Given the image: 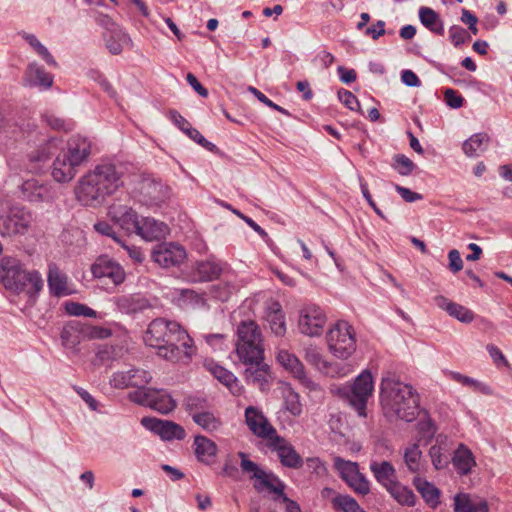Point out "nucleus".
<instances>
[{
  "mask_svg": "<svg viewBox=\"0 0 512 512\" xmlns=\"http://www.w3.org/2000/svg\"><path fill=\"white\" fill-rule=\"evenodd\" d=\"M148 346L157 349L158 356L171 362H187L195 352L193 340L175 321L154 319L144 336Z\"/></svg>",
  "mask_w": 512,
  "mask_h": 512,
  "instance_id": "f257e3e1",
  "label": "nucleus"
},
{
  "mask_svg": "<svg viewBox=\"0 0 512 512\" xmlns=\"http://www.w3.org/2000/svg\"><path fill=\"white\" fill-rule=\"evenodd\" d=\"M121 177L115 164L101 163L79 180L76 197L84 206L98 207L122 185Z\"/></svg>",
  "mask_w": 512,
  "mask_h": 512,
  "instance_id": "f03ea898",
  "label": "nucleus"
},
{
  "mask_svg": "<svg viewBox=\"0 0 512 512\" xmlns=\"http://www.w3.org/2000/svg\"><path fill=\"white\" fill-rule=\"evenodd\" d=\"M419 402V395L411 385L390 375L382 378L380 403L387 412L401 420L412 422L419 414Z\"/></svg>",
  "mask_w": 512,
  "mask_h": 512,
  "instance_id": "7ed1b4c3",
  "label": "nucleus"
},
{
  "mask_svg": "<svg viewBox=\"0 0 512 512\" xmlns=\"http://www.w3.org/2000/svg\"><path fill=\"white\" fill-rule=\"evenodd\" d=\"M0 279L4 287L17 293L37 294L43 287V280L37 271L27 272L16 258L4 257L0 264Z\"/></svg>",
  "mask_w": 512,
  "mask_h": 512,
  "instance_id": "20e7f679",
  "label": "nucleus"
},
{
  "mask_svg": "<svg viewBox=\"0 0 512 512\" xmlns=\"http://www.w3.org/2000/svg\"><path fill=\"white\" fill-rule=\"evenodd\" d=\"M236 354L242 363L263 360L262 334L255 321H242L237 326Z\"/></svg>",
  "mask_w": 512,
  "mask_h": 512,
  "instance_id": "39448f33",
  "label": "nucleus"
},
{
  "mask_svg": "<svg viewBox=\"0 0 512 512\" xmlns=\"http://www.w3.org/2000/svg\"><path fill=\"white\" fill-rule=\"evenodd\" d=\"M374 391V382L369 370H364L356 377L354 382L339 389V393L345 398L350 406L356 410L359 416L366 417L368 399Z\"/></svg>",
  "mask_w": 512,
  "mask_h": 512,
  "instance_id": "423d86ee",
  "label": "nucleus"
},
{
  "mask_svg": "<svg viewBox=\"0 0 512 512\" xmlns=\"http://www.w3.org/2000/svg\"><path fill=\"white\" fill-rule=\"evenodd\" d=\"M329 351L338 359L346 360L356 351L354 328L346 321H338L326 336Z\"/></svg>",
  "mask_w": 512,
  "mask_h": 512,
  "instance_id": "0eeeda50",
  "label": "nucleus"
},
{
  "mask_svg": "<svg viewBox=\"0 0 512 512\" xmlns=\"http://www.w3.org/2000/svg\"><path fill=\"white\" fill-rule=\"evenodd\" d=\"M32 213L21 205H11L0 215V235L13 237L28 232L32 222Z\"/></svg>",
  "mask_w": 512,
  "mask_h": 512,
  "instance_id": "6e6552de",
  "label": "nucleus"
},
{
  "mask_svg": "<svg viewBox=\"0 0 512 512\" xmlns=\"http://www.w3.org/2000/svg\"><path fill=\"white\" fill-rule=\"evenodd\" d=\"M139 201L148 207L160 206L169 198V187L161 179L151 175H141L136 184Z\"/></svg>",
  "mask_w": 512,
  "mask_h": 512,
  "instance_id": "1a4fd4ad",
  "label": "nucleus"
},
{
  "mask_svg": "<svg viewBox=\"0 0 512 512\" xmlns=\"http://www.w3.org/2000/svg\"><path fill=\"white\" fill-rule=\"evenodd\" d=\"M333 467L338 472L340 478L356 494L365 496L370 493V482L366 476L360 472L357 462L336 456L333 459Z\"/></svg>",
  "mask_w": 512,
  "mask_h": 512,
  "instance_id": "9d476101",
  "label": "nucleus"
},
{
  "mask_svg": "<svg viewBox=\"0 0 512 512\" xmlns=\"http://www.w3.org/2000/svg\"><path fill=\"white\" fill-rule=\"evenodd\" d=\"M128 398L139 405L148 406L162 414L174 410L176 402L164 390L147 388L146 390H135L129 393Z\"/></svg>",
  "mask_w": 512,
  "mask_h": 512,
  "instance_id": "9b49d317",
  "label": "nucleus"
},
{
  "mask_svg": "<svg viewBox=\"0 0 512 512\" xmlns=\"http://www.w3.org/2000/svg\"><path fill=\"white\" fill-rule=\"evenodd\" d=\"M33 142L35 148L27 153L31 164L41 165L46 163L53 155L61 149L62 140L58 137H47L40 132L30 135L28 143Z\"/></svg>",
  "mask_w": 512,
  "mask_h": 512,
  "instance_id": "f8f14e48",
  "label": "nucleus"
},
{
  "mask_svg": "<svg viewBox=\"0 0 512 512\" xmlns=\"http://www.w3.org/2000/svg\"><path fill=\"white\" fill-rule=\"evenodd\" d=\"M327 322L325 312L317 305L310 304L300 311L298 326L301 333L308 336H320Z\"/></svg>",
  "mask_w": 512,
  "mask_h": 512,
  "instance_id": "ddd939ff",
  "label": "nucleus"
},
{
  "mask_svg": "<svg viewBox=\"0 0 512 512\" xmlns=\"http://www.w3.org/2000/svg\"><path fill=\"white\" fill-rule=\"evenodd\" d=\"M186 257L184 247L173 242L158 244L152 251L153 260L164 268L179 266Z\"/></svg>",
  "mask_w": 512,
  "mask_h": 512,
  "instance_id": "4468645a",
  "label": "nucleus"
},
{
  "mask_svg": "<svg viewBox=\"0 0 512 512\" xmlns=\"http://www.w3.org/2000/svg\"><path fill=\"white\" fill-rule=\"evenodd\" d=\"M270 450L276 451L281 464L288 468L299 469L303 465V459L291 443L276 433L268 442Z\"/></svg>",
  "mask_w": 512,
  "mask_h": 512,
  "instance_id": "2eb2a0df",
  "label": "nucleus"
},
{
  "mask_svg": "<svg viewBox=\"0 0 512 512\" xmlns=\"http://www.w3.org/2000/svg\"><path fill=\"white\" fill-rule=\"evenodd\" d=\"M238 456L241 458V469L244 473H251V478H255L254 488L258 492H262L267 489L269 492H281V489L274 488L275 478H278L272 473H267L260 469L259 466L249 460L244 452H238Z\"/></svg>",
  "mask_w": 512,
  "mask_h": 512,
  "instance_id": "dca6fc26",
  "label": "nucleus"
},
{
  "mask_svg": "<svg viewBox=\"0 0 512 512\" xmlns=\"http://www.w3.org/2000/svg\"><path fill=\"white\" fill-rule=\"evenodd\" d=\"M95 278H108L114 285L125 280V271L122 266L107 255L99 256L91 266Z\"/></svg>",
  "mask_w": 512,
  "mask_h": 512,
  "instance_id": "f3484780",
  "label": "nucleus"
},
{
  "mask_svg": "<svg viewBox=\"0 0 512 512\" xmlns=\"http://www.w3.org/2000/svg\"><path fill=\"white\" fill-rule=\"evenodd\" d=\"M141 423L144 427L159 435L163 440H182L186 436L184 428L173 421L144 417Z\"/></svg>",
  "mask_w": 512,
  "mask_h": 512,
  "instance_id": "a211bd4d",
  "label": "nucleus"
},
{
  "mask_svg": "<svg viewBox=\"0 0 512 512\" xmlns=\"http://www.w3.org/2000/svg\"><path fill=\"white\" fill-rule=\"evenodd\" d=\"M245 422L254 435L267 442L277 433L263 413L254 406L245 409Z\"/></svg>",
  "mask_w": 512,
  "mask_h": 512,
  "instance_id": "6ab92c4d",
  "label": "nucleus"
},
{
  "mask_svg": "<svg viewBox=\"0 0 512 512\" xmlns=\"http://www.w3.org/2000/svg\"><path fill=\"white\" fill-rule=\"evenodd\" d=\"M63 153L80 167L91 154V141L81 135H73L67 141V151Z\"/></svg>",
  "mask_w": 512,
  "mask_h": 512,
  "instance_id": "aec40b11",
  "label": "nucleus"
},
{
  "mask_svg": "<svg viewBox=\"0 0 512 512\" xmlns=\"http://www.w3.org/2000/svg\"><path fill=\"white\" fill-rule=\"evenodd\" d=\"M79 167L66 156L60 153L56 156L51 170V176L56 182L68 183L78 173Z\"/></svg>",
  "mask_w": 512,
  "mask_h": 512,
  "instance_id": "412c9836",
  "label": "nucleus"
},
{
  "mask_svg": "<svg viewBox=\"0 0 512 512\" xmlns=\"http://www.w3.org/2000/svg\"><path fill=\"white\" fill-rule=\"evenodd\" d=\"M223 272L222 264L215 259L199 261L195 264L192 281L207 282L218 279Z\"/></svg>",
  "mask_w": 512,
  "mask_h": 512,
  "instance_id": "4be33fe9",
  "label": "nucleus"
},
{
  "mask_svg": "<svg viewBox=\"0 0 512 512\" xmlns=\"http://www.w3.org/2000/svg\"><path fill=\"white\" fill-rule=\"evenodd\" d=\"M278 362L306 387H309L311 380L307 377L304 365L299 359L288 351H280L277 355Z\"/></svg>",
  "mask_w": 512,
  "mask_h": 512,
  "instance_id": "5701e85b",
  "label": "nucleus"
},
{
  "mask_svg": "<svg viewBox=\"0 0 512 512\" xmlns=\"http://www.w3.org/2000/svg\"><path fill=\"white\" fill-rule=\"evenodd\" d=\"M454 512H489L486 500L459 493L454 497Z\"/></svg>",
  "mask_w": 512,
  "mask_h": 512,
  "instance_id": "b1692460",
  "label": "nucleus"
},
{
  "mask_svg": "<svg viewBox=\"0 0 512 512\" xmlns=\"http://www.w3.org/2000/svg\"><path fill=\"white\" fill-rule=\"evenodd\" d=\"M370 471L376 481L386 489L397 481L396 469L389 461H371Z\"/></svg>",
  "mask_w": 512,
  "mask_h": 512,
  "instance_id": "393cba45",
  "label": "nucleus"
},
{
  "mask_svg": "<svg viewBox=\"0 0 512 512\" xmlns=\"http://www.w3.org/2000/svg\"><path fill=\"white\" fill-rule=\"evenodd\" d=\"M435 302L439 308L447 311L450 316L463 323H470L474 319V313L471 310L461 304L450 301L444 296H437Z\"/></svg>",
  "mask_w": 512,
  "mask_h": 512,
  "instance_id": "a878e982",
  "label": "nucleus"
},
{
  "mask_svg": "<svg viewBox=\"0 0 512 512\" xmlns=\"http://www.w3.org/2000/svg\"><path fill=\"white\" fill-rule=\"evenodd\" d=\"M194 453L198 461L210 464L217 454V445L215 442L203 435H197L194 438Z\"/></svg>",
  "mask_w": 512,
  "mask_h": 512,
  "instance_id": "bb28decb",
  "label": "nucleus"
},
{
  "mask_svg": "<svg viewBox=\"0 0 512 512\" xmlns=\"http://www.w3.org/2000/svg\"><path fill=\"white\" fill-rule=\"evenodd\" d=\"M114 219L122 229L128 233H136L140 221L135 210L127 206H118L113 208Z\"/></svg>",
  "mask_w": 512,
  "mask_h": 512,
  "instance_id": "cd10ccee",
  "label": "nucleus"
},
{
  "mask_svg": "<svg viewBox=\"0 0 512 512\" xmlns=\"http://www.w3.org/2000/svg\"><path fill=\"white\" fill-rule=\"evenodd\" d=\"M452 463L460 475H468L472 468L476 466L472 451L464 444H460L455 450Z\"/></svg>",
  "mask_w": 512,
  "mask_h": 512,
  "instance_id": "c85d7f7f",
  "label": "nucleus"
},
{
  "mask_svg": "<svg viewBox=\"0 0 512 512\" xmlns=\"http://www.w3.org/2000/svg\"><path fill=\"white\" fill-rule=\"evenodd\" d=\"M166 225L153 218H143L140 221L136 234L147 241L158 240L165 235Z\"/></svg>",
  "mask_w": 512,
  "mask_h": 512,
  "instance_id": "c756f323",
  "label": "nucleus"
},
{
  "mask_svg": "<svg viewBox=\"0 0 512 512\" xmlns=\"http://www.w3.org/2000/svg\"><path fill=\"white\" fill-rule=\"evenodd\" d=\"M25 79L30 86H40L50 88L53 84V76L36 63L28 65L25 73Z\"/></svg>",
  "mask_w": 512,
  "mask_h": 512,
  "instance_id": "7c9ffc66",
  "label": "nucleus"
},
{
  "mask_svg": "<svg viewBox=\"0 0 512 512\" xmlns=\"http://www.w3.org/2000/svg\"><path fill=\"white\" fill-rule=\"evenodd\" d=\"M48 286L54 296L60 297L69 294L67 276L55 264L49 266Z\"/></svg>",
  "mask_w": 512,
  "mask_h": 512,
  "instance_id": "2f4dec72",
  "label": "nucleus"
},
{
  "mask_svg": "<svg viewBox=\"0 0 512 512\" xmlns=\"http://www.w3.org/2000/svg\"><path fill=\"white\" fill-rule=\"evenodd\" d=\"M419 19L422 25L432 33L444 35V24L439 14L430 7L422 6L419 9Z\"/></svg>",
  "mask_w": 512,
  "mask_h": 512,
  "instance_id": "473e14b6",
  "label": "nucleus"
},
{
  "mask_svg": "<svg viewBox=\"0 0 512 512\" xmlns=\"http://www.w3.org/2000/svg\"><path fill=\"white\" fill-rule=\"evenodd\" d=\"M104 39L107 49L113 55H119L124 45L132 43L130 36L121 28L104 34Z\"/></svg>",
  "mask_w": 512,
  "mask_h": 512,
  "instance_id": "72a5a7b5",
  "label": "nucleus"
},
{
  "mask_svg": "<svg viewBox=\"0 0 512 512\" xmlns=\"http://www.w3.org/2000/svg\"><path fill=\"white\" fill-rule=\"evenodd\" d=\"M209 370L216 379L230 390L233 395H239L241 393L239 382L232 372L218 364L211 365Z\"/></svg>",
  "mask_w": 512,
  "mask_h": 512,
  "instance_id": "f704fd0d",
  "label": "nucleus"
},
{
  "mask_svg": "<svg viewBox=\"0 0 512 512\" xmlns=\"http://www.w3.org/2000/svg\"><path fill=\"white\" fill-rule=\"evenodd\" d=\"M489 142L490 137L487 133H476L463 143L462 148L468 157H475L486 150Z\"/></svg>",
  "mask_w": 512,
  "mask_h": 512,
  "instance_id": "c9c22d12",
  "label": "nucleus"
},
{
  "mask_svg": "<svg viewBox=\"0 0 512 512\" xmlns=\"http://www.w3.org/2000/svg\"><path fill=\"white\" fill-rule=\"evenodd\" d=\"M413 483L427 505H429L431 508L438 506L440 502V491L438 488H436L432 483L421 478H415Z\"/></svg>",
  "mask_w": 512,
  "mask_h": 512,
  "instance_id": "e433bc0d",
  "label": "nucleus"
},
{
  "mask_svg": "<svg viewBox=\"0 0 512 512\" xmlns=\"http://www.w3.org/2000/svg\"><path fill=\"white\" fill-rule=\"evenodd\" d=\"M386 490L401 505L414 506L416 503L413 491L403 486L398 480Z\"/></svg>",
  "mask_w": 512,
  "mask_h": 512,
  "instance_id": "4c0bfd02",
  "label": "nucleus"
},
{
  "mask_svg": "<svg viewBox=\"0 0 512 512\" xmlns=\"http://www.w3.org/2000/svg\"><path fill=\"white\" fill-rule=\"evenodd\" d=\"M403 457L410 472L417 473L420 471L422 452L417 443L407 447L404 451Z\"/></svg>",
  "mask_w": 512,
  "mask_h": 512,
  "instance_id": "58836bf2",
  "label": "nucleus"
},
{
  "mask_svg": "<svg viewBox=\"0 0 512 512\" xmlns=\"http://www.w3.org/2000/svg\"><path fill=\"white\" fill-rule=\"evenodd\" d=\"M275 306L276 308L268 313L267 321L272 332L277 336H282L286 331L285 318L280 305L275 303Z\"/></svg>",
  "mask_w": 512,
  "mask_h": 512,
  "instance_id": "ea45409f",
  "label": "nucleus"
},
{
  "mask_svg": "<svg viewBox=\"0 0 512 512\" xmlns=\"http://www.w3.org/2000/svg\"><path fill=\"white\" fill-rule=\"evenodd\" d=\"M193 421L208 432L215 431L222 425L221 420L208 411L194 413Z\"/></svg>",
  "mask_w": 512,
  "mask_h": 512,
  "instance_id": "a19ab883",
  "label": "nucleus"
},
{
  "mask_svg": "<svg viewBox=\"0 0 512 512\" xmlns=\"http://www.w3.org/2000/svg\"><path fill=\"white\" fill-rule=\"evenodd\" d=\"M249 366L245 370V377L248 381H252L253 383H262L266 381V375L269 369V366L263 362V360H259L258 363H244Z\"/></svg>",
  "mask_w": 512,
  "mask_h": 512,
  "instance_id": "79ce46f5",
  "label": "nucleus"
},
{
  "mask_svg": "<svg viewBox=\"0 0 512 512\" xmlns=\"http://www.w3.org/2000/svg\"><path fill=\"white\" fill-rule=\"evenodd\" d=\"M331 504L334 509L343 512H358L363 510L358 502L349 495H335L331 500Z\"/></svg>",
  "mask_w": 512,
  "mask_h": 512,
  "instance_id": "37998d69",
  "label": "nucleus"
},
{
  "mask_svg": "<svg viewBox=\"0 0 512 512\" xmlns=\"http://www.w3.org/2000/svg\"><path fill=\"white\" fill-rule=\"evenodd\" d=\"M274 488L281 489V492H272L274 494L273 500L282 501L285 504L286 512H302L299 504L288 498L284 493L285 485L279 478H275Z\"/></svg>",
  "mask_w": 512,
  "mask_h": 512,
  "instance_id": "c03bdc74",
  "label": "nucleus"
},
{
  "mask_svg": "<svg viewBox=\"0 0 512 512\" xmlns=\"http://www.w3.org/2000/svg\"><path fill=\"white\" fill-rule=\"evenodd\" d=\"M169 117L171 121L181 130L183 131L189 138L196 140L199 136H196L194 133H200L197 129L193 128L191 124L176 110L169 111Z\"/></svg>",
  "mask_w": 512,
  "mask_h": 512,
  "instance_id": "a18cd8bd",
  "label": "nucleus"
},
{
  "mask_svg": "<svg viewBox=\"0 0 512 512\" xmlns=\"http://www.w3.org/2000/svg\"><path fill=\"white\" fill-rule=\"evenodd\" d=\"M129 379L131 382L129 387H136L138 388L137 390H146L145 385L151 381L152 377L147 371L136 368L129 370Z\"/></svg>",
  "mask_w": 512,
  "mask_h": 512,
  "instance_id": "49530a36",
  "label": "nucleus"
},
{
  "mask_svg": "<svg viewBox=\"0 0 512 512\" xmlns=\"http://www.w3.org/2000/svg\"><path fill=\"white\" fill-rule=\"evenodd\" d=\"M22 194L29 201H38L42 199V186H39L35 180H27L21 186Z\"/></svg>",
  "mask_w": 512,
  "mask_h": 512,
  "instance_id": "de8ad7c7",
  "label": "nucleus"
},
{
  "mask_svg": "<svg viewBox=\"0 0 512 512\" xmlns=\"http://www.w3.org/2000/svg\"><path fill=\"white\" fill-rule=\"evenodd\" d=\"M393 160V168L402 176L410 175L416 167L414 162L404 154H396Z\"/></svg>",
  "mask_w": 512,
  "mask_h": 512,
  "instance_id": "09e8293b",
  "label": "nucleus"
},
{
  "mask_svg": "<svg viewBox=\"0 0 512 512\" xmlns=\"http://www.w3.org/2000/svg\"><path fill=\"white\" fill-rule=\"evenodd\" d=\"M26 41L36 50V52L46 61L47 64L57 66V63L47 48L33 34L25 35Z\"/></svg>",
  "mask_w": 512,
  "mask_h": 512,
  "instance_id": "8fccbe9b",
  "label": "nucleus"
},
{
  "mask_svg": "<svg viewBox=\"0 0 512 512\" xmlns=\"http://www.w3.org/2000/svg\"><path fill=\"white\" fill-rule=\"evenodd\" d=\"M65 311L67 314L72 316H84V317H95L96 311L91 309L90 307L73 301H68L65 303Z\"/></svg>",
  "mask_w": 512,
  "mask_h": 512,
  "instance_id": "3c124183",
  "label": "nucleus"
},
{
  "mask_svg": "<svg viewBox=\"0 0 512 512\" xmlns=\"http://www.w3.org/2000/svg\"><path fill=\"white\" fill-rule=\"evenodd\" d=\"M142 302V300L136 299L134 296H122L118 299L117 305L125 313H134L144 308Z\"/></svg>",
  "mask_w": 512,
  "mask_h": 512,
  "instance_id": "603ef678",
  "label": "nucleus"
},
{
  "mask_svg": "<svg viewBox=\"0 0 512 512\" xmlns=\"http://www.w3.org/2000/svg\"><path fill=\"white\" fill-rule=\"evenodd\" d=\"M79 323H75V325H70L68 327H64L61 332V339L63 344L68 348H74L77 344H79V337L74 335V332L79 331L78 329Z\"/></svg>",
  "mask_w": 512,
  "mask_h": 512,
  "instance_id": "864d4df0",
  "label": "nucleus"
},
{
  "mask_svg": "<svg viewBox=\"0 0 512 512\" xmlns=\"http://www.w3.org/2000/svg\"><path fill=\"white\" fill-rule=\"evenodd\" d=\"M429 456L431 458L432 464L438 470L447 467L449 463V457L446 454L442 453V449L440 446H431L429 449Z\"/></svg>",
  "mask_w": 512,
  "mask_h": 512,
  "instance_id": "5fc2aeb1",
  "label": "nucleus"
},
{
  "mask_svg": "<svg viewBox=\"0 0 512 512\" xmlns=\"http://www.w3.org/2000/svg\"><path fill=\"white\" fill-rule=\"evenodd\" d=\"M80 332L91 339H105L111 336L112 332L108 328L100 326L83 325Z\"/></svg>",
  "mask_w": 512,
  "mask_h": 512,
  "instance_id": "6e6d98bb",
  "label": "nucleus"
},
{
  "mask_svg": "<svg viewBox=\"0 0 512 512\" xmlns=\"http://www.w3.org/2000/svg\"><path fill=\"white\" fill-rule=\"evenodd\" d=\"M449 37L455 47H458L470 40L469 32L458 25H453L450 27Z\"/></svg>",
  "mask_w": 512,
  "mask_h": 512,
  "instance_id": "4d7b16f0",
  "label": "nucleus"
},
{
  "mask_svg": "<svg viewBox=\"0 0 512 512\" xmlns=\"http://www.w3.org/2000/svg\"><path fill=\"white\" fill-rule=\"evenodd\" d=\"M304 358L309 364L314 365L318 369L326 368V362L316 347L306 348Z\"/></svg>",
  "mask_w": 512,
  "mask_h": 512,
  "instance_id": "13d9d810",
  "label": "nucleus"
},
{
  "mask_svg": "<svg viewBox=\"0 0 512 512\" xmlns=\"http://www.w3.org/2000/svg\"><path fill=\"white\" fill-rule=\"evenodd\" d=\"M248 91L252 93L261 103L265 104L266 106L284 114V115H290V113L284 109L283 107L277 105L273 101H271L265 94H263L261 91H259L257 88L253 86L248 87Z\"/></svg>",
  "mask_w": 512,
  "mask_h": 512,
  "instance_id": "bf43d9fd",
  "label": "nucleus"
},
{
  "mask_svg": "<svg viewBox=\"0 0 512 512\" xmlns=\"http://www.w3.org/2000/svg\"><path fill=\"white\" fill-rule=\"evenodd\" d=\"M338 98L347 108L352 111L358 110L360 108V103L357 97L350 91L345 89H340L338 91Z\"/></svg>",
  "mask_w": 512,
  "mask_h": 512,
  "instance_id": "052dcab7",
  "label": "nucleus"
},
{
  "mask_svg": "<svg viewBox=\"0 0 512 512\" xmlns=\"http://www.w3.org/2000/svg\"><path fill=\"white\" fill-rule=\"evenodd\" d=\"M186 410L193 416L194 413L204 412L206 400L196 396H188L185 399Z\"/></svg>",
  "mask_w": 512,
  "mask_h": 512,
  "instance_id": "680f3d73",
  "label": "nucleus"
},
{
  "mask_svg": "<svg viewBox=\"0 0 512 512\" xmlns=\"http://www.w3.org/2000/svg\"><path fill=\"white\" fill-rule=\"evenodd\" d=\"M444 99L446 104L454 109L462 107L464 103V98L457 91L451 88L445 90Z\"/></svg>",
  "mask_w": 512,
  "mask_h": 512,
  "instance_id": "e2e57ef3",
  "label": "nucleus"
},
{
  "mask_svg": "<svg viewBox=\"0 0 512 512\" xmlns=\"http://www.w3.org/2000/svg\"><path fill=\"white\" fill-rule=\"evenodd\" d=\"M448 259V268L452 273H457L463 269V260L460 256V252L457 249H452L449 251Z\"/></svg>",
  "mask_w": 512,
  "mask_h": 512,
  "instance_id": "0e129e2a",
  "label": "nucleus"
},
{
  "mask_svg": "<svg viewBox=\"0 0 512 512\" xmlns=\"http://www.w3.org/2000/svg\"><path fill=\"white\" fill-rule=\"evenodd\" d=\"M111 385L116 389H124L129 387V371L115 372L110 380Z\"/></svg>",
  "mask_w": 512,
  "mask_h": 512,
  "instance_id": "69168bd1",
  "label": "nucleus"
},
{
  "mask_svg": "<svg viewBox=\"0 0 512 512\" xmlns=\"http://www.w3.org/2000/svg\"><path fill=\"white\" fill-rule=\"evenodd\" d=\"M222 474L224 476H227L235 481H238L240 479V473L237 467V462L233 461L232 459H227L225 461V464L222 468Z\"/></svg>",
  "mask_w": 512,
  "mask_h": 512,
  "instance_id": "338daca9",
  "label": "nucleus"
},
{
  "mask_svg": "<svg viewBox=\"0 0 512 512\" xmlns=\"http://www.w3.org/2000/svg\"><path fill=\"white\" fill-rule=\"evenodd\" d=\"M95 20L98 25L106 29L107 33L120 28L109 15L103 13H99Z\"/></svg>",
  "mask_w": 512,
  "mask_h": 512,
  "instance_id": "774afa93",
  "label": "nucleus"
}]
</instances>
